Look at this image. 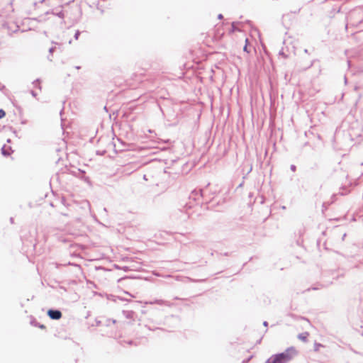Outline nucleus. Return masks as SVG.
I'll list each match as a JSON object with an SVG mask.
<instances>
[{
	"label": "nucleus",
	"mask_w": 363,
	"mask_h": 363,
	"mask_svg": "<svg viewBox=\"0 0 363 363\" xmlns=\"http://www.w3.org/2000/svg\"><path fill=\"white\" fill-rule=\"evenodd\" d=\"M243 50H244L245 52H250V51H249V50H248V49H247V45H245L244 46V48H243Z\"/></svg>",
	"instance_id": "aec40b11"
},
{
	"label": "nucleus",
	"mask_w": 363,
	"mask_h": 363,
	"mask_svg": "<svg viewBox=\"0 0 363 363\" xmlns=\"http://www.w3.org/2000/svg\"><path fill=\"white\" fill-rule=\"evenodd\" d=\"M47 315L52 320H59L62 318V313L58 309L50 308L48 311Z\"/></svg>",
	"instance_id": "7ed1b4c3"
},
{
	"label": "nucleus",
	"mask_w": 363,
	"mask_h": 363,
	"mask_svg": "<svg viewBox=\"0 0 363 363\" xmlns=\"http://www.w3.org/2000/svg\"><path fill=\"white\" fill-rule=\"evenodd\" d=\"M116 323V320H111V319H106L105 320V323H104V325L109 326L111 324Z\"/></svg>",
	"instance_id": "0eeeda50"
},
{
	"label": "nucleus",
	"mask_w": 363,
	"mask_h": 363,
	"mask_svg": "<svg viewBox=\"0 0 363 363\" xmlns=\"http://www.w3.org/2000/svg\"><path fill=\"white\" fill-rule=\"evenodd\" d=\"M123 270L125 271V272L128 271L129 270L128 267H123Z\"/></svg>",
	"instance_id": "5701e85b"
},
{
	"label": "nucleus",
	"mask_w": 363,
	"mask_h": 363,
	"mask_svg": "<svg viewBox=\"0 0 363 363\" xmlns=\"http://www.w3.org/2000/svg\"><path fill=\"white\" fill-rule=\"evenodd\" d=\"M104 211H106V212L107 211L106 208H104Z\"/></svg>",
	"instance_id": "c85d7f7f"
},
{
	"label": "nucleus",
	"mask_w": 363,
	"mask_h": 363,
	"mask_svg": "<svg viewBox=\"0 0 363 363\" xmlns=\"http://www.w3.org/2000/svg\"><path fill=\"white\" fill-rule=\"evenodd\" d=\"M308 335H309V333L307 332L302 333H300L298 335V338L299 340H302L303 342H306Z\"/></svg>",
	"instance_id": "39448f33"
},
{
	"label": "nucleus",
	"mask_w": 363,
	"mask_h": 363,
	"mask_svg": "<svg viewBox=\"0 0 363 363\" xmlns=\"http://www.w3.org/2000/svg\"><path fill=\"white\" fill-rule=\"evenodd\" d=\"M164 303V301L162 299H155L153 302H151V303H157L159 305H162Z\"/></svg>",
	"instance_id": "f8f14e48"
},
{
	"label": "nucleus",
	"mask_w": 363,
	"mask_h": 363,
	"mask_svg": "<svg viewBox=\"0 0 363 363\" xmlns=\"http://www.w3.org/2000/svg\"><path fill=\"white\" fill-rule=\"evenodd\" d=\"M12 152L13 151H12L11 147L10 146H6V145H4L1 147V154L4 156H9L11 154Z\"/></svg>",
	"instance_id": "20e7f679"
},
{
	"label": "nucleus",
	"mask_w": 363,
	"mask_h": 363,
	"mask_svg": "<svg viewBox=\"0 0 363 363\" xmlns=\"http://www.w3.org/2000/svg\"><path fill=\"white\" fill-rule=\"evenodd\" d=\"M290 169L292 171V172H295L296 170V166L294 165V164H291L290 166Z\"/></svg>",
	"instance_id": "dca6fc26"
},
{
	"label": "nucleus",
	"mask_w": 363,
	"mask_h": 363,
	"mask_svg": "<svg viewBox=\"0 0 363 363\" xmlns=\"http://www.w3.org/2000/svg\"><path fill=\"white\" fill-rule=\"evenodd\" d=\"M56 50V47L55 46H53V47H51L49 49V55H52V53L55 51ZM48 59L50 60V61H52V59L50 57V56L48 57Z\"/></svg>",
	"instance_id": "6e6552de"
},
{
	"label": "nucleus",
	"mask_w": 363,
	"mask_h": 363,
	"mask_svg": "<svg viewBox=\"0 0 363 363\" xmlns=\"http://www.w3.org/2000/svg\"><path fill=\"white\" fill-rule=\"evenodd\" d=\"M209 183L206 185L205 189H201L199 190L194 189L191 191L189 198L194 200V201H199L201 198L204 197V191L206 190V187L209 186Z\"/></svg>",
	"instance_id": "f03ea898"
},
{
	"label": "nucleus",
	"mask_w": 363,
	"mask_h": 363,
	"mask_svg": "<svg viewBox=\"0 0 363 363\" xmlns=\"http://www.w3.org/2000/svg\"><path fill=\"white\" fill-rule=\"evenodd\" d=\"M236 23H237L236 22H233V23H231V28H230V33H234V32H235V31H236V30H239L236 28V26H235V24H236Z\"/></svg>",
	"instance_id": "1a4fd4ad"
},
{
	"label": "nucleus",
	"mask_w": 363,
	"mask_h": 363,
	"mask_svg": "<svg viewBox=\"0 0 363 363\" xmlns=\"http://www.w3.org/2000/svg\"><path fill=\"white\" fill-rule=\"evenodd\" d=\"M6 116V112L4 109L0 108V119L3 118Z\"/></svg>",
	"instance_id": "ddd939ff"
},
{
	"label": "nucleus",
	"mask_w": 363,
	"mask_h": 363,
	"mask_svg": "<svg viewBox=\"0 0 363 363\" xmlns=\"http://www.w3.org/2000/svg\"><path fill=\"white\" fill-rule=\"evenodd\" d=\"M81 33L79 30H77L74 35V38L75 40H78L79 39V37Z\"/></svg>",
	"instance_id": "2eb2a0df"
},
{
	"label": "nucleus",
	"mask_w": 363,
	"mask_h": 363,
	"mask_svg": "<svg viewBox=\"0 0 363 363\" xmlns=\"http://www.w3.org/2000/svg\"><path fill=\"white\" fill-rule=\"evenodd\" d=\"M7 142H8V143H11V140H10V139H9V140H7Z\"/></svg>",
	"instance_id": "c756f323"
},
{
	"label": "nucleus",
	"mask_w": 363,
	"mask_h": 363,
	"mask_svg": "<svg viewBox=\"0 0 363 363\" xmlns=\"http://www.w3.org/2000/svg\"><path fill=\"white\" fill-rule=\"evenodd\" d=\"M354 89H355V90H357V89H358V86H355V87H354Z\"/></svg>",
	"instance_id": "cd10ccee"
},
{
	"label": "nucleus",
	"mask_w": 363,
	"mask_h": 363,
	"mask_svg": "<svg viewBox=\"0 0 363 363\" xmlns=\"http://www.w3.org/2000/svg\"><path fill=\"white\" fill-rule=\"evenodd\" d=\"M313 290H318V289H319V288H318V287H314V288H313Z\"/></svg>",
	"instance_id": "393cba45"
},
{
	"label": "nucleus",
	"mask_w": 363,
	"mask_h": 363,
	"mask_svg": "<svg viewBox=\"0 0 363 363\" xmlns=\"http://www.w3.org/2000/svg\"><path fill=\"white\" fill-rule=\"evenodd\" d=\"M30 324L34 325V326H36V327H38L41 329H44L45 328V326L43 324H40V323H38L35 320H33L30 321Z\"/></svg>",
	"instance_id": "423d86ee"
},
{
	"label": "nucleus",
	"mask_w": 363,
	"mask_h": 363,
	"mask_svg": "<svg viewBox=\"0 0 363 363\" xmlns=\"http://www.w3.org/2000/svg\"><path fill=\"white\" fill-rule=\"evenodd\" d=\"M304 52H305V53H308V50H307V49H305V50H304Z\"/></svg>",
	"instance_id": "a878e982"
},
{
	"label": "nucleus",
	"mask_w": 363,
	"mask_h": 363,
	"mask_svg": "<svg viewBox=\"0 0 363 363\" xmlns=\"http://www.w3.org/2000/svg\"><path fill=\"white\" fill-rule=\"evenodd\" d=\"M30 94H31V95H32L33 97H36V96H37V93H36L35 91H33V90H31V91H30Z\"/></svg>",
	"instance_id": "6ab92c4d"
},
{
	"label": "nucleus",
	"mask_w": 363,
	"mask_h": 363,
	"mask_svg": "<svg viewBox=\"0 0 363 363\" xmlns=\"http://www.w3.org/2000/svg\"><path fill=\"white\" fill-rule=\"evenodd\" d=\"M96 325H97V326L104 325V323H103V322H102V321H101V320H97V321H96Z\"/></svg>",
	"instance_id": "a211bd4d"
},
{
	"label": "nucleus",
	"mask_w": 363,
	"mask_h": 363,
	"mask_svg": "<svg viewBox=\"0 0 363 363\" xmlns=\"http://www.w3.org/2000/svg\"><path fill=\"white\" fill-rule=\"evenodd\" d=\"M56 16H57L58 17H60L61 18H63L65 17L63 11H60V12L57 13Z\"/></svg>",
	"instance_id": "4468645a"
},
{
	"label": "nucleus",
	"mask_w": 363,
	"mask_h": 363,
	"mask_svg": "<svg viewBox=\"0 0 363 363\" xmlns=\"http://www.w3.org/2000/svg\"><path fill=\"white\" fill-rule=\"evenodd\" d=\"M40 81L39 79H37L36 80H35L33 84H34V86L40 89H41V86L40 84Z\"/></svg>",
	"instance_id": "9d476101"
},
{
	"label": "nucleus",
	"mask_w": 363,
	"mask_h": 363,
	"mask_svg": "<svg viewBox=\"0 0 363 363\" xmlns=\"http://www.w3.org/2000/svg\"><path fill=\"white\" fill-rule=\"evenodd\" d=\"M345 236H346V234H344V235L342 236V238H345Z\"/></svg>",
	"instance_id": "7c9ffc66"
},
{
	"label": "nucleus",
	"mask_w": 363,
	"mask_h": 363,
	"mask_svg": "<svg viewBox=\"0 0 363 363\" xmlns=\"http://www.w3.org/2000/svg\"><path fill=\"white\" fill-rule=\"evenodd\" d=\"M263 325H264V327H267V326H268V322H267V321H266V320H265V321H264V322H263Z\"/></svg>",
	"instance_id": "4be33fe9"
},
{
	"label": "nucleus",
	"mask_w": 363,
	"mask_h": 363,
	"mask_svg": "<svg viewBox=\"0 0 363 363\" xmlns=\"http://www.w3.org/2000/svg\"><path fill=\"white\" fill-rule=\"evenodd\" d=\"M223 255H224V256H229V255H230V253H229V252H226L223 253Z\"/></svg>",
	"instance_id": "b1692460"
},
{
	"label": "nucleus",
	"mask_w": 363,
	"mask_h": 363,
	"mask_svg": "<svg viewBox=\"0 0 363 363\" xmlns=\"http://www.w3.org/2000/svg\"><path fill=\"white\" fill-rule=\"evenodd\" d=\"M322 347H323V345L322 344L315 342L314 344V351H315V352L318 351L319 348Z\"/></svg>",
	"instance_id": "9b49d317"
},
{
	"label": "nucleus",
	"mask_w": 363,
	"mask_h": 363,
	"mask_svg": "<svg viewBox=\"0 0 363 363\" xmlns=\"http://www.w3.org/2000/svg\"><path fill=\"white\" fill-rule=\"evenodd\" d=\"M297 355L294 347H288L284 352L272 355L265 363H289Z\"/></svg>",
	"instance_id": "f257e3e1"
},
{
	"label": "nucleus",
	"mask_w": 363,
	"mask_h": 363,
	"mask_svg": "<svg viewBox=\"0 0 363 363\" xmlns=\"http://www.w3.org/2000/svg\"><path fill=\"white\" fill-rule=\"evenodd\" d=\"M218 19H220V20L223 19V14L220 13V14L218 16Z\"/></svg>",
	"instance_id": "412c9836"
},
{
	"label": "nucleus",
	"mask_w": 363,
	"mask_h": 363,
	"mask_svg": "<svg viewBox=\"0 0 363 363\" xmlns=\"http://www.w3.org/2000/svg\"><path fill=\"white\" fill-rule=\"evenodd\" d=\"M10 220H11V223H13V218H10Z\"/></svg>",
	"instance_id": "bb28decb"
},
{
	"label": "nucleus",
	"mask_w": 363,
	"mask_h": 363,
	"mask_svg": "<svg viewBox=\"0 0 363 363\" xmlns=\"http://www.w3.org/2000/svg\"><path fill=\"white\" fill-rule=\"evenodd\" d=\"M279 54V55L283 56L284 58H286V57H287L286 55H285V53L284 52L283 50H281Z\"/></svg>",
	"instance_id": "f3484780"
}]
</instances>
